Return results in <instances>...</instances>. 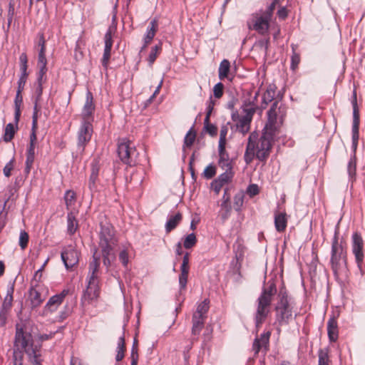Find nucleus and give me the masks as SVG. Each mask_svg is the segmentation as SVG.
Segmentation results:
<instances>
[{
  "label": "nucleus",
  "mask_w": 365,
  "mask_h": 365,
  "mask_svg": "<svg viewBox=\"0 0 365 365\" xmlns=\"http://www.w3.org/2000/svg\"><path fill=\"white\" fill-rule=\"evenodd\" d=\"M33 365H41L40 349L34 345L32 336L22 328H16L14 344L12 365H23L24 354Z\"/></svg>",
  "instance_id": "nucleus-1"
},
{
  "label": "nucleus",
  "mask_w": 365,
  "mask_h": 365,
  "mask_svg": "<svg viewBox=\"0 0 365 365\" xmlns=\"http://www.w3.org/2000/svg\"><path fill=\"white\" fill-rule=\"evenodd\" d=\"M98 247L103 258V265L108 269L116 258L118 240L113 225L107 222L100 223Z\"/></svg>",
  "instance_id": "nucleus-2"
},
{
  "label": "nucleus",
  "mask_w": 365,
  "mask_h": 365,
  "mask_svg": "<svg viewBox=\"0 0 365 365\" xmlns=\"http://www.w3.org/2000/svg\"><path fill=\"white\" fill-rule=\"evenodd\" d=\"M271 148V140L265 135L258 138L257 134L251 133L244 155L245 163H251L255 158L259 161H265L269 155Z\"/></svg>",
  "instance_id": "nucleus-3"
},
{
  "label": "nucleus",
  "mask_w": 365,
  "mask_h": 365,
  "mask_svg": "<svg viewBox=\"0 0 365 365\" xmlns=\"http://www.w3.org/2000/svg\"><path fill=\"white\" fill-rule=\"evenodd\" d=\"M294 306L295 303L293 298L289 296L286 288L282 286L278 292L277 302L274 307V324L279 327L289 324L294 318Z\"/></svg>",
  "instance_id": "nucleus-4"
},
{
  "label": "nucleus",
  "mask_w": 365,
  "mask_h": 365,
  "mask_svg": "<svg viewBox=\"0 0 365 365\" xmlns=\"http://www.w3.org/2000/svg\"><path fill=\"white\" fill-rule=\"evenodd\" d=\"M331 266L335 277L346 276L348 272L346 252L339 242V231L336 228L331 242Z\"/></svg>",
  "instance_id": "nucleus-5"
},
{
  "label": "nucleus",
  "mask_w": 365,
  "mask_h": 365,
  "mask_svg": "<svg viewBox=\"0 0 365 365\" xmlns=\"http://www.w3.org/2000/svg\"><path fill=\"white\" fill-rule=\"evenodd\" d=\"M277 289L274 282L264 287L261 294L257 299V306L255 314V323L259 328L264 322L270 312V305L272 297L277 294Z\"/></svg>",
  "instance_id": "nucleus-6"
},
{
  "label": "nucleus",
  "mask_w": 365,
  "mask_h": 365,
  "mask_svg": "<svg viewBox=\"0 0 365 365\" xmlns=\"http://www.w3.org/2000/svg\"><path fill=\"white\" fill-rule=\"evenodd\" d=\"M100 266V256L96 250L93 253V259L89 264V272L87 277V287L83 295V300L88 303L96 299L99 295L98 269Z\"/></svg>",
  "instance_id": "nucleus-7"
},
{
  "label": "nucleus",
  "mask_w": 365,
  "mask_h": 365,
  "mask_svg": "<svg viewBox=\"0 0 365 365\" xmlns=\"http://www.w3.org/2000/svg\"><path fill=\"white\" fill-rule=\"evenodd\" d=\"M117 153L123 163L130 167L136 164L138 153L134 144L129 140L123 138L118 142Z\"/></svg>",
  "instance_id": "nucleus-8"
},
{
  "label": "nucleus",
  "mask_w": 365,
  "mask_h": 365,
  "mask_svg": "<svg viewBox=\"0 0 365 365\" xmlns=\"http://www.w3.org/2000/svg\"><path fill=\"white\" fill-rule=\"evenodd\" d=\"M93 134V125L89 122L81 121L77 133V148L76 153H73V158L83 155L86 145L90 142Z\"/></svg>",
  "instance_id": "nucleus-9"
},
{
  "label": "nucleus",
  "mask_w": 365,
  "mask_h": 365,
  "mask_svg": "<svg viewBox=\"0 0 365 365\" xmlns=\"http://www.w3.org/2000/svg\"><path fill=\"white\" fill-rule=\"evenodd\" d=\"M287 113L286 106L279 101H275L270 109L267 111V123L266 128L271 130L276 129V124L282 123L283 118Z\"/></svg>",
  "instance_id": "nucleus-10"
},
{
  "label": "nucleus",
  "mask_w": 365,
  "mask_h": 365,
  "mask_svg": "<svg viewBox=\"0 0 365 365\" xmlns=\"http://www.w3.org/2000/svg\"><path fill=\"white\" fill-rule=\"evenodd\" d=\"M48 294V288L42 284H32L29 290V297L32 311L38 308L46 299Z\"/></svg>",
  "instance_id": "nucleus-11"
},
{
  "label": "nucleus",
  "mask_w": 365,
  "mask_h": 365,
  "mask_svg": "<svg viewBox=\"0 0 365 365\" xmlns=\"http://www.w3.org/2000/svg\"><path fill=\"white\" fill-rule=\"evenodd\" d=\"M68 289H63L59 294L49 298L43 310L38 312V315L46 317L48 314L56 312L68 294Z\"/></svg>",
  "instance_id": "nucleus-12"
},
{
  "label": "nucleus",
  "mask_w": 365,
  "mask_h": 365,
  "mask_svg": "<svg viewBox=\"0 0 365 365\" xmlns=\"http://www.w3.org/2000/svg\"><path fill=\"white\" fill-rule=\"evenodd\" d=\"M351 240L352 252L355 257V260L359 269L361 270V264L364 261V240L361 234L359 232H354Z\"/></svg>",
  "instance_id": "nucleus-13"
},
{
  "label": "nucleus",
  "mask_w": 365,
  "mask_h": 365,
  "mask_svg": "<svg viewBox=\"0 0 365 365\" xmlns=\"http://www.w3.org/2000/svg\"><path fill=\"white\" fill-rule=\"evenodd\" d=\"M61 257L65 267L69 269L78 263L79 254L73 246L68 245L63 248Z\"/></svg>",
  "instance_id": "nucleus-14"
},
{
  "label": "nucleus",
  "mask_w": 365,
  "mask_h": 365,
  "mask_svg": "<svg viewBox=\"0 0 365 365\" xmlns=\"http://www.w3.org/2000/svg\"><path fill=\"white\" fill-rule=\"evenodd\" d=\"M252 29L261 35L268 33L271 19L264 14H256L252 18Z\"/></svg>",
  "instance_id": "nucleus-15"
},
{
  "label": "nucleus",
  "mask_w": 365,
  "mask_h": 365,
  "mask_svg": "<svg viewBox=\"0 0 365 365\" xmlns=\"http://www.w3.org/2000/svg\"><path fill=\"white\" fill-rule=\"evenodd\" d=\"M93 95L90 91L86 93V102L83 107L81 113V121L89 122L92 123L93 121V112L95 110V105L93 104Z\"/></svg>",
  "instance_id": "nucleus-16"
},
{
  "label": "nucleus",
  "mask_w": 365,
  "mask_h": 365,
  "mask_svg": "<svg viewBox=\"0 0 365 365\" xmlns=\"http://www.w3.org/2000/svg\"><path fill=\"white\" fill-rule=\"evenodd\" d=\"M37 140L36 135H30L29 145L26 150V168L25 172L29 173L31 170V166L34 162L35 158V145Z\"/></svg>",
  "instance_id": "nucleus-17"
},
{
  "label": "nucleus",
  "mask_w": 365,
  "mask_h": 365,
  "mask_svg": "<svg viewBox=\"0 0 365 365\" xmlns=\"http://www.w3.org/2000/svg\"><path fill=\"white\" fill-rule=\"evenodd\" d=\"M225 148L226 146L218 147V165L223 170H233L232 160Z\"/></svg>",
  "instance_id": "nucleus-18"
},
{
  "label": "nucleus",
  "mask_w": 365,
  "mask_h": 365,
  "mask_svg": "<svg viewBox=\"0 0 365 365\" xmlns=\"http://www.w3.org/2000/svg\"><path fill=\"white\" fill-rule=\"evenodd\" d=\"M105 40V47L103 58L101 60L102 66L104 68H107L109 58L110 56V51L113 46V39H112V33L110 29H109L104 36Z\"/></svg>",
  "instance_id": "nucleus-19"
},
{
  "label": "nucleus",
  "mask_w": 365,
  "mask_h": 365,
  "mask_svg": "<svg viewBox=\"0 0 365 365\" xmlns=\"http://www.w3.org/2000/svg\"><path fill=\"white\" fill-rule=\"evenodd\" d=\"M232 118L234 121H236L237 130L245 135L247 133L250 129V124L252 119L249 118L233 114Z\"/></svg>",
  "instance_id": "nucleus-20"
},
{
  "label": "nucleus",
  "mask_w": 365,
  "mask_h": 365,
  "mask_svg": "<svg viewBox=\"0 0 365 365\" xmlns=\"http://www.w3.org/2000/svg\"><path fill=\"white\" fill-rule=\"evenodd\" d=\"M271 333L269 331L262 333L259 338H256L253 342L252 349L255 354L259 353V350L262 348L264 349H267L269 336Z\"/></svg>",
  "instance_id": "nucleus-21"
},
{
  "label": "nucleus",
  "mask_w": 365,
  "mask_h": 365,
  "mask_svg": "<svg viewBox=\"0 0 365 365\" xmlns=\"http://www.w3.org/2000/svg\"><path fill=\"white\" fill-rule=\"evenodd\" d=\"M338 324L336 317L331 316L327 322V334L330 341L334 342L338 339Z\"/></svg>",
  "instance_id": "nucleus-22"
},
{
  "label": "nucleus",
  "mask_w": 365,
  "mask_h": 365,
  "mask_svg": "<svg viewBox=\"0 0 365 365\" xmlns=\"http://www.w3.org/2000/svg\"><path fill=\"white\" fill-rule=\"evenodd\" d=\"M287 225V215L284 212H274V226L277 232H284Z\"/></svg>",
  "instance_id": "nucleus-23"
},
{
  "label": "nucleus",
  "mask_w": 365,
  "mask_h": 365,
  "mask_svg": "<svg viewBox=\"0 0 365 365\" xmlns=\"http://www.w3.org/2000/svg\"><path fill=\"white\" fill-rule=\"evenodd\" d=\"M78 212V210H71L68 212L67 214V232L71 235L76 232L78 227V221L76 220Z\"/></svg>",
  "instance_id": "nucleus-24"
},
{
  "label": "nucleus",
  "mask_w": 365,
  "mask_h": 365,
  "mask_svg": "<svg viewBox=\"0 0 365 365\" xmlns=\"http://www.w3.org/2000/svg\"><path fill=\"white\" fill-rule=\"evenodd\" d=\"M18 129V124H16L15 121L14 123H8L4 128V133L2 137L3 141L5 143L11 142Z\"/></svg>",
  "instance_id": "nucleus-25"
},
{
  "label": "nucleus",
  "mask_w": 365,
  "mask_h": 365,
  "mask_svg": "<svg viewBox=\"0 0 365 365\" xmlns=\"http://www.w3.org/2000/svg\"><path fill=\"white\" fill-rule=\"evenodd\" d=\"M206 317H202L200 315L193 314L192 315V334L194 336H197L200 334L202 328L204 327L205 319Z\"/></svg>",
  "instance_id": "nucleus-26"
},
{
  "label": "nucleus",
  "mask_w": 365,
  "mask_h": 365,
  "mask_svg": "<svg viewBox=\"0 0 365 365\" xmlns=\"http://www.w3.org/2000/svg\"><path fill=\"white\" fill-rule=\"evenodd\" d=\"M63 199L66 204V210H77L74 207L76 202V193L72 190H68L65 192Z\"/></svg>",
  "instance_id": "nucleus-27"
},
{
  "label": "nucleus",
  "mask_w": 365,
  "mask_h": 365,
  "mask_svg": "<svg viewBox=\"0 0 365 365\" xmlns=\"http://www.w3.org/2000/svg\"><path fill=\"white\" fill-rule=\"evenodd\" d=\"M277 87L274 84H269L262 96V108H265L269 103L274 99Z\"/></svg>",
  "instance_id": "nucleus-28"
},
{
  "label": "nucleus",
  "mask_w": 365,
  "mask_h": 365,
  "mask_svg": "<svg viewBox=\"0 0 365 365\" xmlns=\"http://www.w3.org/2000/svg\"><path fill=\"white\" fill-rule=\"evenodd\" d=\"M22 91L17 90L16 97L14 99V121H15L16 124H19L21 110V106L23 103V97L21 96Z\"/></svg>",
  "instance_id": "nucleus-29"
},
{
  "label": "nucleus",
  "mask_w": 365,
  "mask_h": 365,
  "mask_svg": "<svg viewBox=\"0 0 365 365\" xmlns=\"http://www.w3.org/2000/svg\"><path fill=\"white\" fill-rule=\"evenodd\" d=\"M259 91H256L254 94L252 92H247L244 94L242 105L255 107L258 108L257 104Z\"/></svg>",
  "instance_id": "nucleus-30"
},
{
  "label": "nucleus",
  "mask_w": 365,
  "mask_h": 365,
  "mask_svg": "<svg viewBox=\"0 0 365 365\" xmlns=\"http://www.w3.org/2000/svg\"><path fill=\"white\" fill-rule=\"evenodd\" d=\"M182 220V215L180 212L174 215L169 216L167 222L165 224V230L167 232H170L174 230L180 222Z\"/></svg>",
  "instance_id": "nucleus-31"
},
{
  "label": "nucleus",
  "mask_w": 365,
  "mask_h": 365,
  "mask_svg": "<svg viewBox=\"0 0 365 365\" xmlns=\"http://www.w3.org/2000/svg\"><path fill=\"white\" fill-rule=\"evenodd\" d=\"M230 70V63L228 60L224 59L220 63L218 68V76L220 80L229 78V73Z\"/></svg>",
  "instance_id": "nucleus-32"
},
{
  "label": "nucleus",
  "mask_w": 365,
  "mask_h": 365,
  "mask_svg": "<svg viewBox=\"0 0 365 365\" xmlns=\"http://www.w3.org/2000/svg\"><path fill=\"white\" fill-rule=\"evenodd\" d=\"M221 217L223 220H227L231 213L232 205L230 201H222L220 204Z\"/></svg>",
  "instance_id": "nucleus-33"
},
{
  "label": "nucleus",
  "mask_w": 365,
  "mask_h": 365,
  "mask_svg": "<svg viewBox=\"0 0 365 365\" xmlns=\"http://www.w3.org/2000/svg\"><path fill=\"white\" fill-rule=\"evenodd\" d=\"M245 194L242 191H240L234 196L233 207L235 211L240 212L244 203Z\"/></svg>",
  "instance_id": "nucleus-34"
},
{
  "label": "nucleus",
  "mask_w": 365,
  "mask_h": 365,
  "mask_svg": "<svg viewBox=\"0 0 365 365\" xmlns=\"http://www.w3.org/2000/svg\"><path fill=\"white\" fill-rule=\"evenodd\" d=\"M291 46L292 49V54L291 56L290 68L294 71L298 68L300 63V55L296 52V46L294 44H292Z\"/></svg>",
  "instance_id": "nucleus-35"
},
{
  "label": "nucleus",
  "mask_w": 365,
  "mask_h": 365,
  "mask_svg": "<svg viewBox=\"0 0 365 365\" xmlns=\"http://www.w3.org/2000/svg\"><path fill=\"white\" fill-rule=\"evenodd\" d=\"M203 130L211 137H215L217 135V128L214 124L210 123V119H208V117H205L204 119Z\"/></svg>",
  "instance_id": "nucleus-36"
},
{
  "label": "nucleus",
  "mask_w": 365,
  "mask_h": 365,
  "mask_svg": "<svg viewBox=\"0 0 365 365\" xmlns=\"http://www.w3.org/2000/svg\"><path fill=\"white\" fill-rule=\"evenodd\" d=\"M356 170V157H355V155H354V156L350 158L349 163H348V165H347L348 175L349 176V178L351 180H355Z\"/></svg>",
  "instance_id": "nucleus-37"
},
{
  "label": "nucleus",
  "mask_w": 365,
  "mask_h": 365,
  "mask_svg": "<svg viewBox=\"0 0 365 365\" xmlns=\"http://www.w3.org/2000/svg\"><path fill=\"white\" fill-rule=\"evenodd\" d=\"M129 249L128 247H123L120 250L118 254V259L121 262L123 267L127 268L129 263Z\"/></svg>",
  "instance_id": "nucleus-38"
},
{
  "label": "nucleus",
  "mask_w": 365,
  "mask_h": 365,
  "mask_svg": "<svg viewBox=\"0 0 365 365\" xmlns=\"http://www.w3.org/2000/svg\"><path fill=\"white\" fill-rule=\"evenodd\" d=\"M20 71L23 76H29L27 72L28 68V58L26 53H21L19 56Z\"/></svg>",
  "instance_id": "nucleus-39"
},
{
  "label": "nucleus",
  "mask_w": 365,
  "mask_h": 365,
  "mask_svg": "<svg viewBox=\"0 0 365 365\" xmlns=\"http://www.w3.org/2000/svg\"><path fill=\"white\" fill-rule=\"evenodd\" d=\"M209 309V300L205 299L201 303H200L197 307L195 312L193 314H198L202 317H206V314Z\"/></svg>",
  "instance_id": "nucleus-40"
},
{
  "label": "nucleus",
  "mask_w": 365,
  "mask_h": 365,
  "mask_svg": "<svg viewBox=\"0 0 365 365\" xmlns=\"http://www.w3.org/2000/svg\"><path fill=\"white\" fill-rule=\"evenodd\" d=\"M233 177V170H225V172L220 175L216 179H217L223 185H225L232 181Z\"/></svg>",
  "instance_id": "nucleus-41"
},
{
  "label": "nucleus",
  "mask_w": 365,
  "mask_h": 365,
  "mask_svg": "<svg viewBox=\"0 0 365 365\" xmlns=\"http://www.w3.org/2000/svg\"><path fill=\"white\" fill-rule=\"evenodd\" d=\"M353 105V123L352 126H359V114L356 103V92H354V100L352 101Z\"/></svg>",
  "instance_id": "nucleus-42"
},
{
  "label": "nucleus",
  "mask_w": 365,
  "mask_h": 365,
  "mask_svg": "<svg viewBox=\"0 0 365 365\" xmlns=\"http://www.w3.org/2000/svg\"><path fill=\"white\" fill-rule=\"evenodd\" d=\"M157 29H158L157 21L155 19H153V21H150L149 26L147 28V31H146V33L145 35L146 36V38H151L153 40L155 35Z\"/></svg>",
  "instance_id": "nucleus-43"
},
{
  "label": "nucleus",
  "mask_w": 365,
  "mask_h": 365,
  "mask_svg": "<svg viewBox=\"0 0 365 365\" xmlns=\"http://www.w3.org/2000/svg\"><path fill=\"white\" fill-rule=\"evenodd\" d=\"M228 125H222L220 128V139L218 143V147H224L226 146V137L228 133Z\"/></svg>",
  "instance_id": "nucleus-44"
},
{
  "label": "nucleus",
  "mask_w": 365,
  "mask_h": 365,
  "mask_svg": "<svg viewBox=\"0 0 365 365\" xmlns=\"http://www.w3.org/2000/svg\"><path fill=\"white\" fill-rule=\"evenodd\" d=\"M10 197H9L4 202L3 206L0 207V233L6 225V219L7 216V212H5V207L6 203L9 200Z\"/></svg>",
  "instance_id": "nucleus-45"
},
{
  "label": "nucleus",
  "mask_w": 365,
  "mask_h": 365,
  "mask_svg": "<svg viewBox=\"0 0 365 365\" xmlns=\"http://www.w3.org/2000/svg\"><path fill=\"white\" fill-rule=\"evenodd\" d=\"M197 243V238L195 233H190L185 238L183 246L185 249L193 247Z\"/></svg>",
  "instance_id": "nucleus-46"
},
{
  "label": "nucleus",
  "mask_w": 365,
  "mask_h": 365,
  "mask_svg": "<svg viewBox=\"0 0 365 365\" xmlns=\"http://www.w3.org/2000/svg\"><path fill=\"white\" fill-rule=\"evenodd\" d=\"M71 314V309L68 306L66 305L62 310H61L58 313V314L56 317V322H62L64 321L66 318L69 317V315Z\"/></svg>",
  "instance_id": "nucleus-47"
},
{
  "label": "nucleus",
  "mask_w": 365,
  "mask_h": 365,
  "mask_svg": "<svg viewBox=\"0 0 365 365\" xmlns=\"http://www.w3.org/2000/svg\"><path fill=\"white\" fill-rule=\"evenodd\" d=\"M195 133L190 128L185 136L183 148L191 147L195 140Z\"/></svg>",
  "instance_id": "nucleus-48"
},
{
  "label": "nucleus",
  "mask_w": 365,
  "mask_h": 365,
  "mask_svg": "<svg viewBox=\"0 0 365 365\" xmlns=\"http://www.w3.org/2000/svg\"><path fill=\"white\" fill-rule=\"evenodd\" d=\"M319 363L318 365H329L330 360L328 352L320 349L319 351Z\"/></svg>",
  "instance_id": "nucleus-49"
},
{
  "label": "nucleus",
  "mask_w": 365,
  "mask_h": 365,
  "mask_svg": "<svg viewBox=\"0 0 365 365\" xmlns=\"http://www.w3.org/2000/svg\"><path fill=\"white\" fill-rule=\"evenodd\" d=\"M29 239V237L28 233L25 230H21L19 235V244L21 250H24L27 247Z\"/></svg>",
  "instance_id": "nucleus-50"
},
{
  "label": "nucleus",
  "mask_w": 365,
  "mask_h": 365,
  "mask_svg": "<svg viewBox=\"0 0 365 365\" xmlns=\"http://www.w3.org/2000/svg\"><path fill=\"white\" fill-rule=\"evenodd\" d=\"M241 108L243 113L242 116L249 118L250 119L253 118V115L255 113L256 110H257V108L243 105H241Z\"/></svg>",
  "instance_id": "nucleus-51"
},
{
  "label": "nucleus",
  "mask_w": 365,
  "mask_h": 365,
  "mask_svg": "<svg viewBox=\"0 0 365 365\" xmlns=\"http://www.w3.org/2000/svg\"><path fill=\"white\" fill-rule=\"evenodd\" d=\"M161 50V44H158V45H155V46H153L149 53V56H148V62H149V64L151 66L154 61H155L156 59V57H157V55H158V53L159 52V51Z\"/></svg>",
  "instance_id": "nucleus-52"
},
{
  "label": "nucleus",
  "mask_w": 365,
  "mask_h": 365,
  "mask_svg": "<svg viewBox=\"0 0 365 365\" xmlns=\"http://www.w3.org/2000/svg\"><path fill=\"white\" fill-rule=\"evenodd\" d=\"M216 174L215 167L212 165H209L205 168L203 172V175L206 179L212 178Z\"/></svg>",
  "instance_id": "nucleus-53"
},
{
  "label": "nucleus",
  "mask_w": 365,
  "mask_h": 365,
  "mask_svg": "<svg viewBox=\"0 0 365 365\" xmlns=\"http://www.w3.org/2000/svg\"><path fill=\"white\" fill-rule=\"evenodd\" d=\"M224 85L221 82L217 83L213 88L214 96L216 98H220L223 95Z\"/></svg>",
  "instance_id": "nucleus-54"
},
{
  "label": "nucleus",
  "mask_w": 365,
  "mask_h": 365,
  "mask_svg": "<svg viewBox=\"0 0 365 365\" xmlns=\"http://www.w3.org/2000/svg\"><path fill=\"white\" fill-rule=\"evenodd\" d=\"M13 300V297L5 296L1 309L9 312L12 307Z\"/></svg>",
  "instance_id": "nucleus-55"
},
{
  "label": "nucleus",
  "mask_w": 365,
  "mask_h": 365,
  "mask_svg": "<svg viewBox=\"0 0 365 365\" xmlns=\"http://www.w3.org/2000/svg\"><path fill=\"white\" fill-rule=\"evenodd\" d=\"M14 159L12 158L6 164L3 169L4 175L7 178L10 177L11 175V172L14 168Z\"/></svg>",
  "instance_id": "nucleus-56"
},
{
  "label": "nucleus",
  "mask_w": 365,
  "mask_h": 365,
  "mask_svg": "<svg viewBox=\"0 0 365 365\" xmlns=\"http://www.w3.org/2000/svg\"><path fill=\"white\" fill-rule=\"evenodd\" d=\"M188 273L181 272L179 275V285L180 289H184L186 287L187 282Z\"/></svg>",
  "instance_id": "nucleus-57"
},
{
  "label": "nucleus",
  "mask_w": 365,
  "mask_h": 365,
  "mask_svg": "<svg viewBox=\"0 0 365 365\" xmlns=\"http://www.w3.org/2000/svg\"><path fill=\"white\" fill-rule=\"evenodd\" d=\"M278 1L279 0H274L272 4H270V5H269V6L267 8V9L262 12V14H264L269 18L272 19L273 11L275 9V6H276L277 3L278 2Z\"/></svg>",
  "instance_id": "nucleus-58"
},
{
  "label": "nucleus",
  "mask_w": 365,
  "mask_h": 365,
  "mask_svg": "<svg viewBox=\"0 0 365 365\" xmlns=\"http://www.w3.org/2000/svg\"><path fill=\"white\" fill-rule=\"evenodd\" d=\"M98 176L90 175L88 180V188L93 192L96 190V182L98 180Z\"/></svg>",
  "instance_id": "nucleus-59"
},
{
  "label": "nucleus",
  "mask_w": 365,
  "mask_h": 365,
  "mask_svg": "<svg viewBox=\"0 0 365 365\" xmlns=\"http://www.w3.org/2000/svg\"><path fill=\"white\" fill-rule=\"evenodd\" d=\"M247 192L250 197H253L259 193V187L256 184H251L247 188Z\"/></svg>",
  "instance_id": "nucleus-60"
},
{
  "label": "nucleus",
  "mask_w": 365,
  "mask_h": 365,
  "mask_svg": "<svg viewBox=\"0 0 365 365\" xmlns=\"http://www.w3.org/2000/svg\"><path fill=\"white\" fill-rule=\"evenodd\" d=\"M223 186L224 185L217 179H215L211 182V188L215 191V192L217 195L220 193V190Z\"/></svg>",
  "instance_id": "nucleus-61"
},
{
  "label": "nucleus",
  "mask_w": 365,
  "mask_h": 365,
  "mask_svg": "<svg viewBox=\"0 0 365 365\" xmlns=\"http://www.w3.org/2000/svg\"><path fill=\"white\" fill-rule=\"evenodd\" d=\"M38 46L39 47L38 51H46V40L43 34H38Z\"/></svg>",
  "instance_id": "nucleus-62"
},
{
  "label": "nucleus",
  "mask_w": 365,
  "mask_h": 365,
  "mask_svg": "<svg viewBox=\"0 0 365 365\" xmlns=\"http://www.w3.org/2000/svg\"><path fill=\"white\" fill-rule=\"evenodd\" d=\"M16 279L9 281L7 288H6V296L13 297L14 292V287H15Z\"/></svg>",
  "instance_id": "nucleus-63"
},
{
  "label": "nucleus",
  "mask_w": 365,
  "mask_h": 365,
  "mask_svg": "<svg viewBox=\"0 0 365 365\" xmlns=\"http://www.w3.org/2000/svg\"><path fill=\"white\" fill-rule=\"evenodd\" d=\"M91 175H97L98 176V173H99V162L97 160H94L92 163H91Z\"/></svg>",
  "instance_id": "nucleus-64"
}]
</instances>
